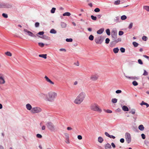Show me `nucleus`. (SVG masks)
Wrapping results in <instances>:
<instances>
[{"instance_id":"1","label":"nucleus","mask_w":149,"mask_h":149,"mask_svg":"<svg viewBox=\"0 0 149 149\" xmlns=\"http://www.w3.org/2000/svg\"><path fill=\"white\" fill-rule=\"evenodd\" d=\"M86 94L84 91L81 92L77 95L74 101V103L76 104H80L86 98Z\"/></svg>"},{"instance_id":"2","label":"nucleus","mask_w":149,"mask_h":149,"mask_svg":"<svg viewBox=\"0 0 149 149\" xmlns=\"http://www.w3.org/2000/svg\"><path fill=\"white\" fill-rule=\"evenodd\" d=\"M42 95H46V100L49 102L53 101L57 95L56 93L53 91L48 92L47 94L41 93Z\"/></svg>"},{"instance_id":"3","label":"nucleus","mask_w":149,"mask_h":149,"mask_svg":"<svg viewBox=\"0 0 149 149\" xmlns=\"http://www.w3.org/2000/svg\"><path fill=\"white\" fill-rule=\"evenodd\" d=\"M90 107V109L93 111H98L100 113H101L102 111V110L96 103H94L91 104Z\"/></svg>"},{"instance_id":"4","label":"nucleus","mask_w":149,"mask_h":149,"mask_svg":"<svg viewBox=\"0 0 149 149\" xmlns=\"http://www.w3.org/2000/svg\"><path fill=\"white\" fill-rule=\"evenodd\" d=\"M42 111L40 107H36L33 108L31 111L33 113H38Z\"/></svg>"},{"instance_id":"5","label":"nucleus","mask_w":149,"mask_h":149,"mask_svg":"<svg viewBox=\"0 0 149 149\" xmlns=\"http://www.w3.org/2000/svg\"><path fill=\"white\" fill-rule=\"evenodd\" d=\"M125 138L126 141L128 143H130L131 141V138L130 134L128 132L126 133Z\"/></svg>"},{"instance_id":"6","label":"nucleus","mask_w":149,"mask_h":149,"mask_svg":"<svg viewBox=\"0 0 149 149\" xmlns=\"http://www.w3.org/2000/svg\"><path fill=\"white\" fill-rule=\"evenodd\" d=\"M111 35L113 40H115L117 38V31L115 29H113L111 32Z\"/></svg>"},{"instance_id":"7","label":"nucleus","mask_w":149,"mask_h":149,"mask_svg":"<svg viewBox=\"0 0 149 149\" xmlns=\"http://www.w3.org/2000/svg\"><path fill=\"white\" fill-rule=\"evenodd\" d=\"M47 126L48 128L52 131H53L55 130L54 126L51 123H48L47 124Z\"/></svg>"},{"instance_id":"8","label":"nucleus","mask_w":149,"mask_h":149,"mask_svg":"<svg viewBox=\"0 0 149 149\" xmlns=\"http://www.w3.org/2000/svg\"><path fill=\"white\" fill-rule=\"evenodd\" d=\"M99 77V76L97 74L92 75L90 77V79L92 81H95L97 80Z\"/></svg>"},{"instance_id":"9","label":"nucleus","mask_w":149,"mask_h":149,"mask_svg":"<svg viewBox=\"0 0 149 149\" xmlns=\"http://www.w3.org/2000/svg\"><path fill=\"white\" fill-rule=\"evenodd\" d=\"M5 83L4 77L3 74L0 73V84H4Z\"/></svg>"},{"instance_id":"10","label":"nucleus","mask_w":149,"mask_h":149,"mask_svg":"<svg viewBox=\"0 0 149 149\" xmlns=\"http://www.w3.org/2000/svg\"><path fill=\"white\" fill-rule=\"evenodd\" d=\"M24 31L25 32L27 33L28 35L30 36L31 37H36V36L32 32L29 31L26 29H24Z\"/></svg>"},{"instance_id":"11","label":"nucleus","mask_w":149,"mask_h":149,"mask_svg":"<svg viewBox=\"0 0 149 149\" xmlns=\"http://www.w3.org/2000/svg\"><path fill=\"white\" fill-rule=\"evenodd\" d=\"M45 80L49 83L51 85H54V83L47 76H45Z\"/></svg>"},{"instance_id":"12","label":"nucleus","mask_w":149,"mask_h":149,"mask_svg":"<svg viewBox=\"0 0 149 149\" xmlns=\"http://www.w3.org/2000/svg\"><path fill=\"white\" fill-rule=\"evenodd\" d=\"M26 107L27 109L29 110H31L32 108L31 105L29 104H27L26 105Z\"/></svg>"},{"instance_id":"13","label":"nucleus","mask_w":149,"mask_h":149,"mask_svg":"<svg viewBox=\"0 0 149 149\" xmlns=\"http://www.w3.org/2000/svg\"><path fill=\"white\" fill-rule=\"evenodd\" d=\"M104 29L102 28L97 31V33L98 34H102L104 31Z\"/></svg>"},{"instance_id":"14","label":"nucleus","mask_w":149,"mask_h":149,"mask_svg":"<svg viewBox=\"0 0 149 149\" xmlns=\"http://www.w3.org/2000/svg\"><path fill=\"white\" fill-rule=\"evenodd\" d=\"M61 25L62 28H65L66 27L67 24L65 22H61Z\"/></svg>"},{"instance_id":"15","label":"nucleus","mask_w":149,"mask_h":149,"mask_svg":"<svg viewBox=\"0 0 149 149\" xmlns=\"http://www.w3.org/2000/svg\"><path fill=\"white\" fill-rule=\"evenodd\" d=\"M47 54H39V56L40 57L43 58L45 59H46L47 58Z\"/></svg>"},{"instance_id":"16","label":"nucleus","mask_w":149,"mask_h":149,"mask_svg":"<svg viewBox=\"0 0 149 149\" xmlns=\"http://www.w3.org/2000/svg\"><path fill=\"white\" fill-rule=\"evenodd\" d=\"M105 148V149H109L111 148V146L110 144L107 143L106 145Z\"/></svg>"},{"instance_id":"17","label":"nucleus","mask_w":149,"mask_h":149,"mask_svg":"<svg viewBox=\"0 0 149 149\" xmlns=\"http://www.w3.org/2000/svg\"><path fill=\"white\" fill-rule=\"evenodd\" d=\"M122 109L124 111H128L129 110L128 108L125 106H124L122 107Z\"/></svg>"},{"instance_id":"18","label":"nucleus","mask_w":149,"mask_h":149,"mask_svg":"<svg viewBox=\"0 0 149 149\" xmlns=\"http://www.w3.org/2000/svg\"><path fill=\"white\" fill-rule=\"evenodd\" d=\"M140 105H146V107H149V104L148 103L144 102V101H142V102L140 104Z\"/></svg>"},{"instance_id":"19","label":"nucleus","mask_w":149,"mask_h":149,"mask_svg":"<svg viewBox=\"0 0 149 149\" xmlns=\"http://www.w3.org/2000/svg\"><path fill=\"white\" fill-rule=\"evenodd\" d=\"M139 129L141 131H143L144 129V127L142 125H141L139 126Z\"/></svg>"},{"instance_id":"20","label":"nucleus","mask_w":149,"mask_h":149,"mask_svg":"<svg viewBox=\"0 0 149 149\" xmlns=\"http://www.w3.org/2000/svg\"><path fill=\"white\" fill-rule=\"evenodd\" d=\"M101 39H100L98 38H95V42L97 44H100L101 43L100 42Z\"/></svg>"},{"instance_id":"21","label":"nucleus","mask_w":149,"mask_h":149,"mask_svg":"<svg viewBox=\"0 0 149 149\" xmlns=\"http://www.w3.org/2000/svg\"><path fill=\"white\" fill-rule=\"evenodd\" d=\"M119 50L118 48L117 47L114 48L113 51L115 53H117L118 52Z\"/></svg>"},{"instance_id":"22","label":"nucleus","mask_w":149,"mask_h":149,"mask_svg":"<svg viewBox=\"0 0 149 149\" xmlns=\"http://www.w3.org/2000/svg\"><path fill=\"white\" fill-rule=\"evenodd\" d=\"M103 141V139L101 137H99L98 138V141L100 143H102Z\"/></svg>"},{"instance_id":"23","label":"nucleus","mask_w":149,"mask_h":149,"mask_svg":"<svg viewBox=\"0 0 149 149\" xmlns=\"http://www.w3.org/2000/svg\"><path fill=\"white\" fill-rule=\"evenodd\" d=\"M71 15V14L69 12H66L64 13L63 14V16H69Z\"/></svg>"},{"instance_id":"24","label":"nucleus","mask_w":149,"mask_h":149,"mask_svg":"<svg viewBox=\"0 0 149 149\" xmlns=\"http://www.w3.org/2000/svg\"><path fill=\"white\" fill-rule=\"evenodd\" d=\"M119 18L118 17H116L114 19V21L116 23L119 22Z\"/></svg>"},{"instance_id":"25","label":"nucleus","mask_w":149,"mask_h":149,"mask_svg":"<svg viewBox=\"0 0 149 149\" xmlns=\"http://www.w3.org/2000/svg\"><path fill=\"white\" fill-rule=\"evenodd\" d=\"M5 54L7 56H12V54L11 53L9 52H5Z\"/></svg>"},{"instance_id":"26","label":"nucleus","mask_w":149,"mask_h":149,"mask_svg":"<svg viewBox=\"0 0 149 149\" xmlns=\"http://www.w3.org/2000/svg\"><path fill=\"white\" fill-rule=\"evenodd\" d=\"M136 112V110L134 109H133L131 110V111H130L129 113H131L132 114H134Z\"/></svg>"},{"instance_id":"27","label":"nucleus","mask_w":149,"mask_h":149,"mask_svg":"<svg viewBox=\"0 0 149 149\" xmlns=\"http://www.w3.org/2000/svg\"><path fill=\"white\" fill-rule=\"evenodd\" d=\"M144 9L146 10L147 11L149 12V6H143Z\"/></svg>"},{"instance_id":"28","label":"nucleus","mask_w":149,"mask_h":149,"mask_svg":"<svg viewBox=\"0 0 149 149\" xmlns=\"http://www.w3.org/2000/svg\"><path fill=\"white\" fill-rule=\"evenodd\" d=\"M117 99L116 98H113L111 100V102L113 103H116L117 102Z\"/></svg>"},{"instance_id":"29","label":"nucleus","mask_w":149,"mask_h":149,"mask_svg":"<svg viewBox=\"0 0 149 149\" xmlns=\"http://www.w3.org/2000/svg\"><path fill=\"white\" fill-rule=\"evenodd\" d=\"M88 39L90 40H93L94 39L93 36L92 35H90L88 37Z\"/></svg>"},{"instance_id":"30","label":"nucleus","mask_w":149,"mask_h":149,"mask_svg":"<svg viewBox=\"0 0 149 149\" xmlns=\"http://www.w3.org/2000/svg\"><path fill=\"white\" fill-rule=\"evenodd\" d=\"M106 32L107 35L108 36L110 35V32L109 29H107L106 30Z\"/></svg>"},{"instance_id":"31","label":"nucleus","mask_w":149,"mask_h":149,"mask_svg":"<svg viewBox=\"0 0 149 149\" xmlns=\"http://www.w3.org/2000/svg\"><path fill=\"white\" fill-rule=\"evenodd\" d=\"M121 19L122 20H125L127 19V17L125 15H123L121 16Z\"/></svg>"},{"instance_id":"32","label":"nucleus","mask_w":149,"mask_h":149,"mask_svg":"<svg viewBox=\"0 0 149 149\" xmlns=\"http://www.w3.org/2000/svg\"><path fill=\"white\" fill-rule=\"evenodd\" d=\"M133 45L135 47H137L138 46L139 44L135 42H133Z\"/></svg>"},{"instance_id":"33","label":"nucleus","mask_w":149,"mask_h":149,"mask_svg":"<svg viewBox=\"0 0 149 149\" xmlns=\"http://www.w3.org/2000/svg\"><path fill=\"white\" fill-rule=\"evenodd\" d=\"M56 31L54 29H52L50 31V33H56Z\"/></svg>"},{"instance_id":"34","label":"nucleus","mask_w":149,"mask_h":149,"mask_svg":"<svg viewBox=\"0 0 149 149\" xmlns=\"http://www.w3.org/2000/svg\"><path fill=\"white\" fill-rule=\"evenodd\" d=\"M38 44V45L41 47H43L44 45V44L41 42H39Z\"/></svg>"},{"instance_id":"35","label":"nucleus","mask_w":149,"mask_h":149,"mask_svg":"<svg viewBox=\"0 0 149 149\" xmlns=\"http://www.w3.org/2000/svg\"><path fill=\"white\" fill-rule=\"evenodd\" d=\"M56 10V8H53L51 10V12L52 13H55V11Z\"/></svg>"},{"instance_id":"36","label":"nucleus","mask_w":149,"mask_h":149,"mask_svg":"<svg viewBox=\"0 0 149 149\" xmlns=\"http://www.w3.org/2000/svg\"><path fill=\"white\" fill-rule=\"evenodd\" d=\"M91 19L94 20H96L97 19V17L95 16H94L93 15L91 16Z\"/></svg>"},{"instance_id":"37","label":"nucleus","mask_w":149,"mask_h":149,"mask_svg":"<svg viewBox=\"0 0 149 149\" xmlns=\"http://www.w3.org/2000/svg\"><path fill=\"white\" fill-rule=\"evenodd\" d=\"M132 84L134 86H136L138 85V83L136 81H134L132 82Z\"/></svg>"},{"instance_id":"38","label":"nucleus","mask_w":149,"mask_h":149,"mask_svg":"<svg viewBox=\"0 0 149 149\" xmlns=\"http://www.w3.org/2000/svg\"><path fill=\"white\" fill-rule=\"evenodd\" d=\"M66 41L67 42H72V38H67Z\"/></svg>"},{"instance_id":"39","label":"nucleus","mask_w":149,"mask_h":149,"mask_svg":"<svg viewBox=\"0 0 149 149\" xmlns=\"http://www.w3.org/2000/svg\"><path fill=\"white\" fill-rule=\"evenodd\" d=\"M44 34V32L43 31H40L38 33L37 35L38 36V35H42Z\"/></svg>"},{"instance_id":"40","label":"nucleus","mask_w":149,"mask_h":149,"mask_svg":"<svg viewBox=\"0 0 149 149\" xmlns=\"http://www.w3.org/2000/svg\"><path fill=\"white\" fill-rule=\"evenodd\" d=\"M120 1L119 0H118L117 1H115L114 4L115 5H118L120 3Z\"/></svg>"},{"instance_id":"41","label":"nucleus","mask_w":149,"mask_h":149,"mask_svg":"<svg viewBox=\"0 0 149 149\" xmlns=\"http://www.w3.org/2000/svg\"><path fill=\"white\" fill-rule=\"evenodd\" d=\"M120 51L122 53L124 52L125 51V49L123 47L121 48L120 49Z\"/></svg>"},{"instance_id":"42","label":"nucleus","mask_w":149,"mask_h":149,"mask_svg":"<svg viewBox=\"0 0 149 149\" xmlns=\"http://www.w3.org/2000/svg\"><path fill=\"white\" fill-rule=\"evenodd\" d=\"M110 39L109 38H107L105 40V43L106 44H108L109 43Z\"/></svg>"},{"instance_id":"43","label":"nucleus","mask_w":149,"mask_h":149,"mask_svg":"<svg viewBox=\"0 0 149 149\" xmlns=\"http://www.w3.org/2000/svg\"><path fill=\"white\" fill-rule=\"evenodd\" d=\"M65 142L67 144H69L70 143L69 138H66Z\"/></svg>"},{"instance_id":"44","label":"nucleus","mask_w":149,"mask_h":149,"mask_svg":"<svg viewBox=\"0 0 149 149\" xmlns=\"http://www.w3.org/2000/svg\"><path fill=\"white\" fill-rule=\"evenodd\" d=\"M100 9L98 8H95L94 10V11L95 12H98L100 11Z\"/></svg>"},{"instance_id":"45","label":"nucleus","mask_w":149,"mask_h":149,"mask_svg":"<svg viewBox=\"0 0 149 149\" xmlns=\"http://www.w3.org/2000/svg\"><path fill=\"white\" fill-rule=\"evenodd\" d=\"M40 24L38 22H36L35 24V26L36 27H38L39 26Z\"/></svg>"},{"instance_id":"46","label":"nucleus","mask_w":149,"mask_h":149,"mask_svg":"<svg viewBox=\"0 0 149 149\" xmlns=\"http://www.w3.org/2000/svg\"><path fill=\"white\" fill-rule=\"evenodd\" d=\"M144 73H143V75L145 76H146L148 74V72L145 70H144Z\"/></svg>"},{"instance_id":"47","label":"nucleus","mask_w":149,"mask_h":149,"mask_svg":"<svg viewBox=\"0 0 149 149\" xmlns=\"http://www.w3.org/2000/svg\"><path fill=\"white\" fill-rule=\"evenodd\" d=\"M2 16L5 18H7L8 17V15L5 13H3L2 15Z\"/></svg>"},{"instance_id":"48","label":"nucleus","mask_w":149,"mask_h":149,"mask_svg":"<svg viewBox=\"0 0 149 149\" xmlns=\"http://www.w3.org/2000/svg\"><path fill=\"white\" fill-rule=\"evenodd\" d=\"M132 26H133V23L132 22L130 24L128 28L130 29H131L132 28Z\"/></svg>"},{"instance_id":"49","label":"nucleus","mask_w":149,"mask_h":149,"mask_svg":"<svg viewBox=\"0 0 149 149\" xmlns=\"http://www.w3.org/2000/svg\"><path fill=\"white\" fill-rule=\"evenodd\" d=\"M138 63L141 64V65H142L143 64V62H142L141 60L140 59H139L138 60Z\"/></svg>"},{"instance_id":"50","label":"nucleus","mask_w":149,"mask_h":149,"mask_svg":"<svg viewBox=\"0 0 149 149\" xmlns=\"http://www.w3.org/2000/svg\"><path fill=\"white\" fill-rule=\"evenodd\" d=\"M36 136L38 138H41L42 137V136L40 134H37L36 135Z\"/></svg>"},{"instance_id":"51","label":"nucleus","mask_w":149,"mask_h":149,"mask_svg":"<svg viewBox=\"0 0 149 149\" xmlns=\"http://www.w3.org/2000/svg\"><path fill=\"white\" fill-rule=\"evenodd\" d=\"M124 33L122 31H119V36L122 35Z\"/></svg>"},{"instance_id":"52","label":"nucleus","mask_w":149,"mask_h":149,"mask_svg":"<svg viewBox=\"0 0 149 149\" xmlns=\"http://www.w3.org/2000/svg\"><path fill=\"white\" fill-rule=\"evenodd\" d=\"M141 136L142 137V138L143 139H145L146 138L145 135L143 134H141Z\"/></svg>"},{"instance_id":"53","label":"nucleus","mask_w":149,"mask_h":149,"mask_svg":"<svg viewBox=\"0 0 149 149\" xmlns=\"http://www.w3.org/2000/svg\"><path fill=\"white\" fill-rule=\"evenodd\" d=\"M142 39L144 41H146L147 39V38L146 36H143L142 38Z\"/></svg>"},{"instance_id":"54","label":"nucleus","mask_w":149,"mask_h":149,"mask_svg":"<svg viewBox=\"0 0 149 149\" xmlns=\"http://www.w3.org/2000/svg\"><path fill=\"white\" fill-rule=\"evenodd\" d=\"M105 111L108 113H112V111L111 110L108 109L106 110Z\"/></svg>"},{"instance_id":"55","label":"nucleus","mask_w":149,"mask_h":149,"mask_svg":"<svg viewBox=\"0 0 149 149\" xmlns=\"http://www.w3.org/2000/svg\"><path fill=\"white\" fill-rule=\"evenodd\" d=\"M77 138L79 140H81L82 139V136L80 135H78Z\"/></svg>"},{"instance_id":"56","label":"nucleus","mask_w":149,"mask_h":149,"mask_svg":"<svg viewBox=\"0 0 149 149\" xmlns=\"http://www.w3.org/2000/svg\"><path fill=\"white\" fill-rule=\"evenodd\" d=\"M122 92V91L121 90H117L116 91V93H121Z\"/></svg>"},{"instance_id":"57","label":"nucleus","mask_w":149,"mask_h":149,"mask_svg":"<svg viewBox=\"0 0 149 149\" xmlns=\"http://www.w3.org/2000/svg\"><path fill=\"white\" fill-rule=\"evenodd\" d=\"M64 135L66 137V138H69V135L67 133H64Z\"/></svg>"},{"instance_id":"58","label":"nucleus","mask_w":149,"mask_h":149,"mask_svg":"<svg viewBox=\"0 0 149 149\" xmlns=\"http://www.w3.org/2000/svg\"><path fill=\"white\" fill-rule=\"evenodd\" d=\"M120 141L121 143H123L124 142V139L123 138L121 139L120 140Z\"/></svg>"},{"instance_id":"59","label":"nucleus","mask_w":149,"mask_h":149,"mask_svg":"<svg viewBox=\"0 0 149 149\" xmlns=\"http://www.w3.org/2000/svg\"><path fill=\"white\" fill-rule=\"evenodd\" d=\"M59 51H64L65 52L66 51V49L63 48L60 49H59Z\"/></svg>"},{"instance_id":"60","label":"nucleus","mask_w":149,"mask_h":149,"mask_svg":"<svg viewBox=\"0 0 149 149\" xmlns=\"http://www.w3.org/2000/svg\"><path fill=\"white\" fill-rule=\"evenodd\" d=\"M105 135L107 136L108 137H109L110 136V135L107 132H105Z\"/></svg>"},{"instance_id":"61","label":"nucleus","mask_w":149,"mask_h":149,"mask_svg":"<svg viewBox=\"0 0 149 149\" xmlns=\"http://www.w3.org/2000/svg\"><path fill=\"white\" fill-rule=\"evenodd\" d=\"M143 56L144 57H145V58H147L148 59H149V56H147L146 55H143Z\"/></svg>"},{"instance_id":"62","label":"nucleus","mask_w":149,"mask_h":149,"mask_svg":"<svg viewBox=\"0 0 149 149\" xmlns=\"http://www.w3.org/2000/svg\"><path fill=\"white\" fill-rule=\"evenodd\" d=\"M111 145L113 148H115L116 147L115 145L113 143H111Z\"/></svg>"},{"instance_id":"63","label":"nucleus","mask_w":149,"mask_h":149,"mask_svg":"<svg viewBox=\"0 0 149 149\" xmlns=\"http://www.w3.org/2000/svg\"><path fill=\"white\" fill-rule=\"evenodd\" d=\"M67 129L68 130H72V128L71 127H67Z\"/></svg>"},{"instance_id":"64","label":"nucleus","mask_w":149,"mask_h":149,"mask_svg":"<svg viewBox=\"0 0 149 149\" xmlns=\"http://www.w3.org/2000/svg\"><path fill=\"white\" fill-rule=\"evenodd\" d=\"M45 126H43L42 127V130H44L45 129Z\"/></svg>"}]
</instances>
